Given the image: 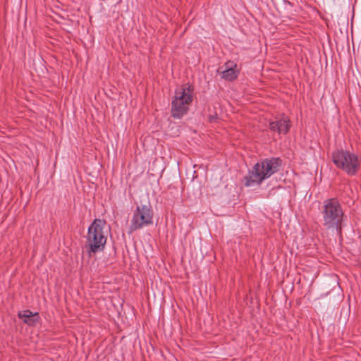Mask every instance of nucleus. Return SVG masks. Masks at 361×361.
I'll return each mask as SVG.
<instances>
[{"label": "nucleus", "mask_w": 361, "mask_h": 361, "mask_svg": "<svg viewBox=\"0 0 361 361\" xmlns=\"http://www.w3.org/2000/svg\"><path fill=\"white\" fill-rule=\"evenodd\" d=\"M323 226L328 230L341 235L346 216L342 206L336 198H330L323 202L321 209Z\"/></svg>", "instance_id": "f03ea898"}, {"label": "nucleus", "mask_w": 361, "mask_h": 361, "mask_svg": "<svg viewBox=\"0 0 361 361\" xmlns=\"http://www.w3.org/2000/svg\"><path fill=\"white\" fill-rule=\"evenodd\" d=\"M18 316L23 322L30 326H35L39 322V316L37 312H32L29 310L19 312Z\"/></svg>", "instance_id": "1a4fd4ad"}, {"label": "nucleus", "mask_w": 361, "mask_h": 361, "mask_svg": "<svg viewBox=\"0 0 361 361\" xmlns=\"http://www.w3.org/2000/svg\"><path fill=\"white\" fill-rule=\"evenodd\" d=\"M331 157L336 166L348 175L354 176L357 173L360 161L355 154L347 150L337 149L332 152Z\"/></svg>", "instance_id": "39448f33"}, {"label": "nucleus", "mask_w": 361, "mask_h": 361, "mask_svg": "<svg viewBox=\"0 0 361 361\" xmlns=\"http://www.w3.org/2000/svg\"><path fill=\"white\" fill-rule=\"evenodd\" d=\"M193 89L190 87H180L176 90L171 102V116L176 119L181 118L185 115L192 103Z\"/></svg>", "instance_id": "20e7f679"}, {"label": "nucleus", "mask_w": 361, "mask_h": 361, "mask_svg": "<svg viewBox=\"0 0 361 361\" xmlns=\"http://www.w3.org/2000/svg\"><path fill=\"white\" fill-rule=\"evenodd\" d=\"M282 161L279 157L263 159L256 163L244 177V185L252 187L260 185L280 170Z\"/></svg>", "instance_id": "f257e3e1"}, {"label": "nucleus", "mask_w": 361, "mask_h": 361, "mask_svg": "<svg viewBox=\"0 0 361 361\" xmlns=\"http://www.w3.org/2000/svg\"><path fill=\"white\" fill-rule=\"evenodd\" d=\"M153 210L148 204L137 205L130 221L129 230L133 233L153 224Z\"/></svg>", "instance_id": "423d86ee"}, {"label": "nucleus", "mask_w": 361, "mask_h": 361, "mask_svg": "<svg viewBox=\"0 0 361 361\" xmlns=\"http://www.w3.org/2000/svg\"><path fill=\"white\" fill-rule=\"evenodd\" d=\"M217 114H215L214 115H212L210 114L209 116H208V120L210 123H214L215 122L216 120H217Z\"/></svg>", "instance_id": "9d476101"}, {"label": "nucleus", "mask_w": 361, "mask_h": 361, "mask_svg": "<svg viewBox=\"0 0 361 361\" xmlns=\"http://www.w3.org/2000/svg\"><path fill=\"white\" fill-rule=\"evenodd\" d=\"M105 228L106 221L99 219H94L89 226L85 247L90 257L104 250L107 240Z\"/></svg>", "instance_id": "7ed1b4c3"}, {"label": "nucleus", "mask_w": 361, "mask_h": 361, "mask_svg": "<svg viewBox=\"0 0 361 361\" xmlns=\"http://www.w3.org/2000/svg\"><path fill=\"white\" fill-rule=\"evenodd\" d=\"M225 69L221 71V78L227 81H233L239 74L237 65L233 61H228L224 64Z\"/></svg>", "instance_id": "6e6552de"}, {"label": "nucleus", "mask_w": 361, "mask_h": 361, "mask_svg": "<svg viewBox=\"0 0 361 361\" xmlns=\"http://www.w3.org/2000/svg\"><path fill=\"white\" fill-rule=\"evenodd\" d=\"M269 128L272 132L286 135L290 128V119L288 116L283 114L281 118H277L276 121H270L269 122Z\"/></svg>", "instance_id": "0eeeda50"}]
</instances>
